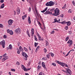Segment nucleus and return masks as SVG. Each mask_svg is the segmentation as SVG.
Instances as JSON below:
<instances>
[{
  "mask_svg": "<svg viewBox=\"0 0 75 75\" xmlns=\"http://www.w3.org/2000/svg\"><path fill=\"white\" fill-rule=\"evenodd\" d=\"M42 65L43 67L44 68V69L46 68V67H45V63L44 62H42Z\"/></svg>",
  "mask_w": 75,
  "mask_h": 75,
  "instance_id": "nucleus-13",
  "label": "nucleus"
},
{
  "mask_svg": "<svg viewBox=\"0 0 75 75\" xmlns=\"http://www.w3.org/2000/svg\"><path fill=\"white\" fill-rule=\"evenodd\" d=\"M66 7H67V5L66 4H65L64 6L62 7V9H65Z\"/></svg>",
  "mask_w": 75,
  "mask_h": 75,
  "instance_id": "nucleus-28",
  "label": "nucleus"
},
{
  "mask_svg": "<svg viewBox=\"0 0 75 75\" xmlns=\"http://www.w3.org/2000/svg\"><path fill=\"white\" fill-rule=\"evenodd\" d=\"M0 28H3V25L1 24H0Z\"/></svg>",
  "mask_w": 75,
  "mask_h": 75,
  "instance_id": "nucleus-38",
  "label": "nucleus"
},
{
  "mask_svg": "<svg viewBox=\"0 0 75 75\" xmlns=\"http://www.w3.org/2000/svg\"><path fill=\"white\" fill-rule=\"evenodd\" d=\"M29 11H30V12L31 11V7H30L29 8Z\"/></svg>",
  "mask_w": 75,
  "mask_h": 75,
  "instance_id": "nucleus-60",
  "label": "nucleus"
},
{
  "mask_svg": "<svg viewBox=\"0 0 75 75\" xmlns=\"http://www.w3.org/2000/svg\"><path fill=\"white\" fill-rule=\"evenodd\" d=\"M60 11L59 9H58V8H57L55 9V11H54V12L53 14V16H59V12Z\"/></svg>",
  "mask_w": 75,
  "mask_h": 75,
  "instance_id": "nucleus-1",
  "label": "nucleus"
},
{
  "mask_svg": "<svg viewBox=\"0 0 75 75\" xmlns=\"http://www.w3.org/2000/svg\"><path fill=\"white\" fill-rule=\"evenodd\" d=\"M31 32H34V29L33 28H32L31 29Z\"/></svg>",
  "mask_w": 75,
  "mask_h": 75,
  "instance_id": "nucleus-45",
  "label": "nucleus"
},
{
  "mask_svg": "<svg viewBox=\"0 0 75 75\" xmlns=\"http://www.w3.org/2000/svg\"><path fill=\"white\" fill-rule=\"evenodd\" d=\"M65 21H63L62 22H59V23H61V24H65Z\"/></svg>",
  "mask_w": 75,
  "mask_h": 75,
  "instance_id": "nucleus-37",
  "label": "nucleus"
},
{
  "mask_svg": "<svg viewBox=\"0 0 75 75\" xmlns=\"http://www.w3.org/2000/svg\"><path fill=\"white\" fill-rule=\"evenodd\" d=\"M55 33V32L54 31V30H53L51 33V34H54V33Z\"/></svg>",
  "mask_w": 75,
  "mask_h": 75,
  "instance_id": "nucleus-52",
  "label": "nucleus"
},
{
  "mask_svg": "<svg viewBox=\"0 0 75 75\" xmlns=\"http://www.w3.org/2000/svg\"><path fill=\"white\" fill-rule=\"evenodd\" d=\"M65 63H63V62H61V63L60 64V65H61V66H62L63 67H64V64Z\"/></svg>",
  "mask_w": 75,
  "mask_h": 75,
  "instance_id": "nucleus-29",
  "label": "nucleus"
},
{
  "mask_svg": "<svg viewBox=\"0 0 75 75\" xmlns=\"http://www.w3.org/2000/svg\"><path fill=\"white\" fill-rule=\"evenodd\" d=\"M52 64L53 66H54L55 67H56V66H57V64H56L55 63H52Z\"/></svg>",
  "mask_w": 75,
  "mask_h": 75,
  "instance_id": "nucleus-40",
  "label": "nucleus"
},
{
  "mask_svg": "<svg viewBox=\"0 0 75 75\" xmlns=\"http://www.w3.org/2000/svg\"><path fill=\"white\" fill-rule=\"evenodd\" d=\"M47 8H48V7H46L45 9H44L42 11H41V12H42V13H44V12H45V11H47Z\"/></svg>",
  "mask_w": 75,
  "mask_h": 75,
  "instance_id": "nucleus-16",
  "label": "nucleus"
},
{
  "mask_svg": "<svg viewBox=\"0 0 75 75\" xmlns=\"http://www.w3.org/2000/svg\"><path fill=\"white\" fill-rule=\"evenodd\" d=\"M56 62H57V63L58 64H59V65H61V62H60L58 61H56Z\"/></svg>",
  "mask_w": 75,
  "mask_h": 75,
  "instance_id": "nucleus-30",
  "label": "nucleus"
},
{
  "mask_svg": "<svg viewBox=\"0 0 75 75\" xmlns=\"http://www.w3.org/2000/svg\"><path fill=\"white\" fill-rule=\"evenodd\" d=\"M17 13L18 14H19V9H17Z\"/></svg>",
  "mask_w": 75,
  "mask_h": 75,
  "instance_id": "nucleus-42",
  "label": "nucleus"
},
{
  "mask_svg": "<svg viewBox=\"0 0 75 75\" xmlns=\"http://www.w3.org/2000/svg\"><path fill=\"white\" fill-rule=\"evenodd\" d=\"M4 38H7V37L6 36V35H4Z\"/></svg>",
  "mask_w": 75,
  "mask_h": 75,
  "instance_id": "nucleus-46",
  "label": "nucleus"
},
{
  "mask_svg": "<svg viewBox=\"0 0 75 75\" xmlns=\"http://www.w3.org/2000/svg\"><path fill=\"white\" fill-rule=\"evenodd\" d=\"M19 49L20 50V51H22L23 50V48H22V47H21V46L19 47Z\"/></svg>",
  "mask_w": 75,
  "mask_h": 75,
  "instance_id": "nucleus-26",
  "label": "nucleus"
},
{
  "mask_svg": "<svg viewBox=\"0 0 75 75\" xmlns=\"http://www.w3.org/2000/svg\"><path fill=\"white\" fill-rule=\"evenodd\" d=\"M40 46H39L37 47L35 50L36 52H37V51H38V50H39V48H40Z\"/></svg>",
  "mask_w": 75,
  "mask_h": 75,
  "instance_id": "nucleus-17",
  "label": "nucleus"
},
{
  "mask_svg": "<svg viewBox=\"0 0 75 75\" xmlns=\"http://www.w3.org/2000/svg\"><path fill=\"white\" fill-rule=\"evenodd\" d=\"M9 47L10 50H11V49H12V46L11 45H10Z\"/></svg>",
  "mask_w": 75,
  "mask_h": 75,
  "instance_id": "nucleus-34",
  "label": "nucleus"
},
{
  "mask_svg": "<svg viewBox=\"0 0 75 75\" xmlns=\"http://www.w3.org/2000/svg\"><path fill=\"white\" fill-rule=\"evenodd\" d=\"M24 16V17H27V15H25L24 16Z\"/></svg>",
  "mask_w": 75,
  "mask_h": 75,
  "instance_id": "nucleus-63",
  "label": "nucleus"
},
{
  "mask_svg": "<svg viewBox=\"0 0 75 75\" xmlns=\"http://www.w3.org/2000/svg\"><path fill=\"white\" fill-rule=\"evenodd\" d=\"M0 2L1 3H3V2H4V0H1L0 1Z\"/></svg>",
  "mask_w": 75,
  "mask_h": 75,
  "instance_id": "nucleus-55",
  "label": "nucleus"
},
{
  "mask_svg": "<svg viewBox=\"0 0 75 75\" xmlns=\"http://www.w3.org/2000/svg\"><path fill=\"white\" fill-rule=\"evenodd\" d=\"M25 18L24 17V16H22V19H23V20H24Z\"/></svg>",
  "mask_w": 75,
  "mask_h": 75,
  "instance_id": "nucleus-57",
  "label": "nucleus"
},
{
  "mask_svg": "<svg viewBox=\"0 0 75 75\" xmlns=\"http://www.w3.org/2000/svg\"><path fill=\"white\" fill-rule=\"evenodd\" d=\"M2 57H4L2 59V62H4L6 60L8 59V57L7 56V54L5 53L2 56Z\"/></svg>",
  "mask_w": 75,
  "mask_h": 75,
  "instance_id": "nucleus-2",
  "label": "nucleus"
},
{
  "mask_svg": "<svg viewBox=\"0 0 75 75\" xmlns=\"http://www.w3.org/2000/svg\"><path fill=\"white\" fill-rule=\"evenodd\" d=\"M72 12V11H71V9H69L68 11L69 13H71Z\"/></svg>",
  "mask_w": 75,
  "mask_h": 75,
  "instance_id": "nucleus-51",
  "label": "nucleus"
},
{
  "mask_svg": "<svg viewBox=\"0 0 75 75\" xmlns=\"http://www.w3.org/2000/svg\"><path fill=\"white\" fill-rule=\"evenodd\" d=\"M50 55H51L52 57H54V54L52 53H50Z\"/></svg>",
  "mask_w": 75,
  "mask_h": 75,
  "instance_id": "nucleus-32",
  "label": "nucleus"
},
{
  "mask_svg": "<svg viewBox=\"0 0 75 75\" xmlns=\"http://www.w3.org/2000/svg\"><path fill=\"white\" fill-rule=\"evenodd\" d=\"M69 33L70 34H72V31H70L69 32Z\"/></svg>",
  "mask_w": 75,
  "mask_h": 75,
  "instance_id": "nucleus-56",
  "label": "nucleus"
},
{
  "mask_svg": "<svg viewBox=\"0 0 75 75\" xmlns=\"http://www.w3.org/2000/svg\"><path fill=\"white\" fill-rule=\"evenodd\" d=\"M38 43H36L35 42V47H36L38 45Z\"/></svg>",
  "mask_w": 75,
  "mask_h": 75,
  "instance_id": "nucleus-31",
  "label": "nucleus"
},
{
  "mask_svg": "<svg viewBox=\"0 0 75 75\" xmlns=\"http://www.w3.org/2000/svg\"><path fill=\"white\" fill-rule=\"evenodd\" d=\"M54 2L51 1L50 2H47L46 4L45 5L46 6H52L54 5Z\"/></svg>",
  "mask_w": 75,
  "mask_h": 75,
  "instance_id": "nucleus-3",
  "label": "nucleus"
},
{
  "mask_svg": "<svg viewBox=\"0 0 75 75\" xmlns=\"http://www.w3.org/2000/svg\"><path fill=\"white\" fill-rule=\"evenodd\" d=\"M14 15H16V11H14Z\"/></svg>",
  "mask_w": 75,
  "mask_h": 75,
  "instance_id": "nucleus-59",
  "label": "nucleus"
},
{
  "mask_svg": "<svg viewBox=\"0 0 75 75\" xmlns=\"http://www.w3.org/2000/svg\"><path fill=\"white\" fill-rule=\"evenodd\" d=\"M44 52H45V53H46L47 52V49H46V48H44Z\"/></svg>",
  "mask_w": 75,
  "mask_h": 75,
  "instance_id": "nucleus-39",
  "label": "nucleus"
},
{
  "mask_svg": "<svg viewBox=\"0 0 75 75\" xmlns=\"http://www.w3.org/2000/svg\"><path fill=\"white\" fill-rule=\"evenodd\" d=\"M39 75H45V74H44V72H41L39 73Z\"/></svg>",
  "mask_w": 75,
  "mask_h": 75,
  "instance_id": "nucleus-23",
  "label": "nucleus"
},
{
  "mask_svg": "<svg viewBox=\"0 0 75 75\" xmlns=\"http://www.w3.org/2000/svg\"><path fill=\"white\" fill-rule=\"evenodd\" d=\"M2 57H3V56H0V60L2 58Z\"/></svg>",
  "mask_w": 75,
  "mask_h": 75,
  "instance_id": "nucleus-64",
  "label": "nucleus"
},
{
  "mask_svg": "<svg viewBox=\"0 0 75 75\" xmlns=\"http://www.w3.org/2000/svg\"><path fill=\"white\" fill-rule=\"evenodd\" d=\"M16 65H19V62H17L16 63Z\"/></svg>",
  "mask_w": 75,
  "mask_h": 75,
  "instance_id": "nucleus-47",
  "label": "nucleus"
},
{
  "mask_svg": "<svg viewBox=\"0 0 75 75\" xmlns=\"http://www.w3.org/2000/svg\"><path fill=\"white\" fill-rule=\"evenodd\" d=\"M37 35L38 36L39 38L38 40L39 41H41V40H43V39H42L41 37V36L38 33H37Z\"/></svg>",
  "mask_w": 75,
  "mask_h": 75,
  "instance_id": "nucleus-11",
  "label": "nucleus"
},
{
  "mask_svg": "<svg viewBox=\"0 0 75 75\" xmlns=\"http://www.w3.org/2000/svg\"><path fill=\"white\" fill-rule=\"evenodd\" d=\"M41 68V67L38 65V70H40Z\"/></svg>",
  "mask_w": 75,
  "mask_h": 75,
  "instance_id": "nucleus-25",
  "label": "nucleus"
},
{
  "mask_svg": "<svg viewBox=\"0 0 75 75\" xmlns=\"http://www.w3.org/2000/svg\"><path fill=\"white\" fill-rule=\"evenodd\" d=\"M65 66V67H68V65L67 64H64V66Z\"/></svg>",
  "mask_w": 75,
  "mask_h": 75,
  "instance_id": "nucleus-44",
  "label": "nucleus"
},
{
  "mask_svg": "<svg viewBox=\"0 0 75 75\" xmlns=\"http://www.w3.org/2000/svg\"><path fill=\"white\" fill-rule=\"evenodd\" d=\"M53 30H55L56 31H58V29H53Z\"/></svg>",
  "mask_w": 75,
  "mask_h": 75,
  "instance_id": "nucleus-58",
  "label": "nucleus"
},
{
  "mask_svg": "<svg viewBox=\"0 0 75 75\" xmlns=\"http://www.w3.org/2000/svg\"><path fill=\"white\" fill-rule=\"evenodd\" d=\"M11 71H13V72H15V71H16L15 69H11Z\"/></svg>",
  "mask_w": 75,
  "mask_h": 75,
  "instance_id": "nucleus-41",
  "label": "nucleus"
},
{
  "mask_svg": "<svg viewBox=\"0 0 75 75\" xmlns=\"http://www.w3.org/2000/svg\"><path fill=\"white\" fill-rule=\"evenodd\" d=\"M8 74H9L10 75H11V72H9L8 73Z\"/></svg>",
  "mask_w": 75,
  "mask_h": 75,
  "instance_id": "nucleus-61",
  "label": "nucleus"
},
{
  "mask_svg": "<svg viewBox=\"0 0 75 75\" xmlns=\"http://www.w3.org/2000/svg\"><path fill=\"white\" fill-rule=\"evenodd\" d=\"M45 43H46V46H48V42L47 41H45Z\"/></svg>",
  "mask_w": 75,
  "mask_h": 75,
  "instance_id": "nucleus-36",
  "label": "nucleus"
},
{
  "mask_svg": "<svg viewBox=\"0 0 75 75\" xmlns=\"http://www.w3.org/2000/svg\"><path fill=\"white\" fill-rule=\"evenodd\" d=\"M21 67L24 71H30V70L31 69V68L26 69L25 67V66L23 65H21Z\"/></svg>",
  "mask_w": 75,
  "mask_h": 75,
  "instance_id": "nucleus-4",
  "label": "nucleus"
},
{
  "mask_svg": "<svg viewBox=\"0 0 75 75\" xmlns=\"http://www.w3.org/2000/svg\"><path fill=\"white\" fill-rule=\"evenodd\" d=\"M67 44H69V47H71L72 45V40H69L67 42Z\"/></svg>",
  "mask_w": 75,
  "mask_h": 75,
  "instance_id": "nucleus-8",
  "label": "nucleus"
},
{
  "mask_svg": "<svg viewBox=\"0 0 75 75\" xmlns=\"http://www.w3.org/2000/svg\"><path fill=\"white\" fill-rule=\"evenodd\" d=\"M49 9H48V10H47L44 13L45 14H50V11H48Z\"/></svg>",
  "mask_w": 75,
  "mask_h": 75,
  "instance_id": "nucleus-14",
  "label": "nucleus"
},
{
  "mask_svg": "<svg viewBox=\"0 0 75 75\" xmlns=\"http://www.w3.org/2000/svg\"><path fill=\"white\" fill-rule=\"evenodd\" d=\"M22 54L23 56V57L26 58L25 60H27V58L28 57V56L27 55V54H26V53H25V52H22Z\"/></svg>",
  "mask_w": 75,
  "mask_h": 75,
  "instance_id": "nucleus-6",
  "label": "nucleus"
},
{
  "mask_svg": "<svg viewBox=\"0 0 75 75\" xmlns=\"http://www.w3.org/2000/svg\"><path fill=\"white\" fill-rule=\"evenodd\" d=\"M69 36H67L66 38V41H67L68 40H69Z\"/></svg>",
  "mask_w": 75,
  "mask_h": 75,
  "instance_id": "nucleus-35",
  "label": "nucleus"
},
{
  "mask_svg": "<svg viewBox=\"0 0 75 75\" xmlns=\"http://www.w3.org/2000/svg\"><path fill=\"white\" fill-rule=\"evenodd\" d=\"M26 33L28 35L29 37H30V33H29V32H28V31H26Z\"/></svg>",
  "mask_w": 75,
  "mask_h": 75,
  "instance_id": "nucleus-33",
  "label": "nucleus"
},
{
  "mask_svg": "<svg viewBox=\"0 0 75 75\" xmlns=\"http://www.w3.org/2000/svg\"><path fill=\"white\" fill-rule=\"evenodd\" d=\"M4 4H3L1 6L0 8H4Z\"/></svg>",
  "mask_w": 75,
  "mask_h": 75,
  "instance_id": "nucleus-22",
  "label": "nucleus"
},
{
  "mask_svg": "<svg viewBox=\"0 0 75 75\" xmlns=\"http://www.w3.org/2000/svg\"><path fill=\"white\" fill-rule=\"evenodd\" d=\"M54 21L53 22L54 23H56V22H57V19L56 18L54 19Z\"/></svg>",
  "mask_w": 75,
  "mask_h": 75,
  "instance_id": "nucleus-43",
  "label": "nucleus"
},
{
  "mask_svg": "<svg viewBox=\"0 0 75 75\" xmlns=\"http://www.w3.org/2000/svg\"><path fill=\"white\" fill-rule=\"evenodd\" d=\"M51 56V55H50V53H49L48 54L46 55V57L47 58L50 59V56Z\"/></svg>",
  "mask_w": 75,
  "mask_h": 75,
  "instance_id": "nucleus-15",
  "label": "nucleus"
},
{
  "mask_svg": "<svg viewBox=\"0 0 75 75\" xmlns=\"http://www.w3.org/2000/svg\"><path fill=\"white\" fill-rule=\"evenodd\" d=\"M67 73H68H68L67 74V75H71L72 74V72H71V70H70L69 69H68L67 71Z\"/></svg>",
  "mask_w": 75,
  "mask_h": 75,
  "instance_id": "nucleus-10",
  "label": "nucleus"
},
{
  "mask_svg": "<svg viewBox=\"0 0 75 75\" xmlns=\"http://www.w3.org/2000/svg\"><path fill=\"white\" fill-rule=\"evenodd\" d=\"M17 50H18L17 53H18V54H19V50L18 49V48H17Z\"/></svg>",
  "mask_w": 75,
  "mask_h": 75,
  "instance_id": "nucleus-49",
  "label": "nucleus"
},
{
  "mask_svg": "<svg viewBox=\"0 0 75 75\" xmlns=\"http://www.w3.org/2000/svg\"><path fill=\"white\" fill-rule=\"evenodd\" d=\"M61 17H64V15L62 14L60 16Z\"/></svg>",
  "mask_w": 75,
  "mask_h": 75,
  "instance_id": "nucleus-54",
  "label": "nucleus"
},
{
  "mask_svg": "<svg viewBox=\"0 0 75 75\" xmlns=\"http://www.w3.org/2000/svg\"><path fill=\"white\" fill-rule=\"evenodd\" d=\"M7 32L8 33H9L10 35H13V32L12 30H10V29L7 30Z\"/></svg>",
  "mask_w": 75,
  "mask_h": 75,
  "instance_id": "nucleus-7",
  "label": "nucleus"
},
{
  "mask_svg": "<svg viewBox=\"0 0 75 75\" xmlns=\"http://www.w3.org/2000/svg\"><path fill=\"white\" fill-rule=\"evenodd\" d=\"M19 31V28H18L15 30V32L16 33H18Z\"/></svg>",
  "mask_w": 75,
  "mask_h": 75,
  "instance_id": "nucleus-19",
  "label": "nucleus"
},
{
  "mask_svg": "<svg viewBox=\"0 0 75 75\" xmlns=\"http://www.w3.org/2000/svg\"><path fill=\"white\" fill-rule=\"evenodd\" d=\"M1 44L3 48L5 47V40H3L1 42H0V45Z\"/></svg>",
  "mask_w": 75,
  "mask_h": 75,
  "instance_id": "nucleus-5",
  "label": "nucleus"
},
{
  "mask_svg": "<svg viewBox=\"0 0 75 75\" xmlns=\"http://www.w3.org/2000/svg\"><path fill=\"white\" fill-rule=\"evenodd\" d=\"M72 3H73L74 6H75V2H74V1H72Z\"/></svg>",
  "mask_w": 75,
  "mask_h": 75,
  "instance_id": "nucleus-50",
  "label": "nucleus"
},
{
  "mask_svg": "<svg viewBox=\"0 0 75 75\" xmlns=\"http://www.w3.org/2000/svg\"><path fill=\"white\" fill-rule=\"evenodd\" d=\"M65 30H67L68 29V27H66V28H64Z\"/></svg>",
  "mask_w": 75,
  "mask_h": 75,
  "instance_id": "nucleus-48",
  "label": "nucleus"
},
{
  "mask_svg": "<svg viewBox=\"0 0 75 75\" xmlns=\"http://www.w3.org/2000/svg\"><path fill=\"white\" fill-rule=\"evenodd\" d=\"M35 10L36 13V14L38 16V11H37V8H36V7H35Z\"/></svg>",
  "mask_w": 75,
  "mask_h": 75,
  "instance_id": "nucleus-20",
  "label": "nucleus"
},
{
  "mask_svg": "<svg viewBox=\"0 0 75 75\" xmlns=\"http://www.w3.org/2000/svg\"><path fill=\"white\" fill-rule=\"evenodd\" d=\"M13 22H14L13 20H12L11 19H10L8 21V23L9 25H12V23Z\"/></svg>",
  "mask_w": 75,
  "mask_h": 75,
  "instance_id": "nucleus-9",
  "label": "nucleus"
},
{
  "mask_svg": "<svg viewBox=\"0 0 75 75\" xmlns=\"http://www.w3.org/2000/svg\"><path fill=\"white\" fill-rule=\"evenodd\" d=\"M31 34H32V35H34V32H31Z\"/></svg>",
  "mask_w": 75,
  "mask_h": 75,
  "instance_id": "nucleus-53",
  "label": "nucleus"
},
{
  "mask_svg": "<svg viewBox=\"0 0 75 75\" xmlns=\"http://www.w3.org/2000/svg\"><path fill=\"white\" fill-rule=\"evenodd\" d=\"M34 37L35 40L36 41H38V40L37 39V36H36V35H34Z\"/></svg>",
  "mask_w": 75,
  "mask_h": 75,
  "instance_id": "nucleus-24",
  "label": "nucleus"
},
{
  "mask_svg": "<svg viewBox=\"0 0 75 75\" xmlns=\"http://www.w3.org/2000/svg\"><path fill=\"white\" fill-rule=\"evenodd\" d=\"M65 23L66 24H67V25H68V26H69V25L71 24V23L70 21L67 22Z\"/></svg>",
  "mask_w": 75,
  "mask_h": 75,
  "instance_id": "nucleus-12",
  "label": "nucleus"
},
{
  "mask_svg": "<svg viewBox=\"0 0 75 75\" xmlns=\"http://www.w3.org/2000/svg\"><path fill=\"white\" fill-rule=\"evenodd\" d=\"M68 55H69V53H68L65 56V57H67Z\"/></svg>",
  "mask_w": 75,
  "mask_h": 75,
  "instance_id": "nucleus-62",
  "label": "nucleus"
},
{
  "mask_svg": "<svg viewBox=\"0 0 75 75\" xmlns=\"http://www.w3.org/2000/svg\"><path fill=\"white\" fill-rule=\"evenodd\" d=\"M50 11H52V12H55V8H53L50 10Z\"/></svg>",
  "mask_w": 75,
  "mask_h": 75,
  "instance_id": "nucleus-18",
  "label": "nucleus"
},
{
  "mask_svg": "<svg viewBox=\"0 0 75 75\" xmlns=\"http://www.w3.org/2000/svg\"><path fill=\"white\" fill-rule=\"evenodd\" d=\"M24 50L25 51H26V52H28V50L27 49V48L26 47H24Z\"/></svg>",
  "mask_w": 75,
  "mask_h": 75,
  "instance_id": "nucleus-27",
  "label": "nucleus"
},
{
  "mask_svg": "<svg viewBox=\"0 0 75 75\" xmlns=\"http://www.w3.org/2000/svg\"><path fill=\"white\" fill-rule=\"evenodd\" d=\"M28 22L29 24H31V19H30V16L28 18Z\"/></svg>",
  "mask_w": 75,
  "mask_h": 75,
  "instance_id": "nucleus-21",
  "label": "nucleus"
}]
</instances>
